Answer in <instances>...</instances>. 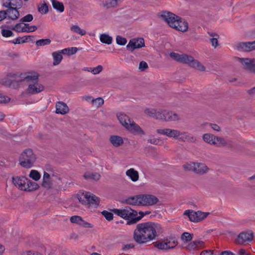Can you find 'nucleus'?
Here are the masks:
<instances>
[{
	"mask_svg": "<svg viewBox=\"0 0 255 255\" xmlns=\"http://www.w3.org/2000/svg\"><path fill=\"white\" fill-rule=\"evenodd\" d=\"M158 225L152 222L138 224L134 231L133 238L138 244H144L155 240L158 237L156 230Z\"/></svg>",
	"mask_w": 255,
	"mask_h": 255,
	"instance_id": "f257e3e1",
	"label": "nucleus"
},
{
	"mask_svg": "<svg viewBox=\"0 0 255 255\" xmlns=\"http://www.w3.org/2000/svg\"><path fill=\"white\" fill-rule=\"evenodd\" d=\"M161 17L169 26L177 30L184 32L188 28V23L186 20H182L181 17L172 12L163 11Z\"/></svg>",
	"mask_w": 255,
	"mask_h": 255,
	"instance_id": "f03ea898",
	"label": "nucleus"
},
{
	"mask_svg": "<svg viewBox=\"0 0 255 255\" xmlns=\"http://www.w3.org/2000/svg\"><path fill=\"white\" fill-rule=\"evenodd\" d=\"M36 155L30 148L25 149L19 157V164L23 167L30 168L36 161Z\"/></svg>",
	"mask_w": 255,
	"mask_h": 255,
	"instance_id": "7ed1b4c3",
	"label": "nucleus"
},
{
	"mask_svg": "<svg viewBox=\"0 0 255 255\" xmlns=\"http://www.w3.org/2000/svg\"><path fill=\"white\" fill-rule=\"evenodd\" d=\"M180 63L187 64L189 66L201 71L205 70V67L199 61L194 59L192 56L186 54H182Z\"/></svg>",
	"mask_w": 255,
	"mask_h": 255,
	"instance_id": "20e7f679",
	"label": "nucleus"
},
{
	"mask_svg": "<svg viewBox=\"0 0 255 255\" xmlns=\"http://www.w3.org/2000/svg\"><path fill=\"white\" fill-rule=\"evenodd\" d=\"M178 119L177 114L166 110H160V113L157 116V120H164L166 122L176 121Z\"/></svg>",
	"mask_w": 255,
	"mask_h": 255,
	"instance_id": "39448f33",
	"label": "nucleus"
},
{
	"mask_svg": "<svg viewBox=\"0 0 255 255\" xmlns=\"http://www.w3.org/2000/svg\"><path fill=\"white\" fill-rule=\"evenodd\" d=\"M140 201L141 206H152L158 202V199L153 195L140 194Z\"/></svg>",
	"mask_w": 255,
	"mask_h": 255,
	"instance_id": "423d86ee",
	"label": "nucleus"
},
{
	"mask_svg": "<svg viewBox=\"0 0 255 255\" xmlns=\"http://www.w3.org/2000/svg\"><path fill=\"white\" fill-rule=\"evenodd\" d=\"M254 238V233L252 231H248L241 233L236 240L237 244L243 245L245 242H251Z\"/></svg>",
	"mask_w": 255,
	"mask_h": 255,
	"instance_id": "0eeeda50",
	"label": "nucleus"
},
{
	"mask_svg": "<svg viewBox=\"0 0 255 255\" xmlns=\"http://www.w3.org/2000/svg\"><path fill=\"white\" fill-rule=\"evenodd\" d=\"M156 132L160 134L173 138H177L182 134H185L184 132H180L178 130L170 128L157 129Z\"/></svg>",
	"mask_w": 255,
	"mask_h": 255,
	"instance_id": "6e6552de",
	"label": "nucleus"
},
{
	"mask_svg": "<svg viewBox=\"0 0 255 255\" xmlns=\"http://www.w3.org/2000/svg\"><path fill=\"white\" fill-rule=\"evenodd\" d=\"M239 61L244 66V68L251 72L255 73V59H250L247 58H239Z\"/></svg>",
	"mask_w": 255,
	"mask_h": 255,
	"instance_id": "1a4fd4ad",
	"label": "nucleus"
},
{
	"mask_svg": "<svg viewBox=\"0 0 255 255\" xmlns=\"http://www.w3.org/2000/svg\"><path fill=\"white\" fill-rule=\"evenodd\" d=\"M236 46L239 51H251L255 49V40L252 42H240L237 43Z\"/></svg>",
	"mask_w": 255,
	"mask_h": 255,
	"instance_id": "9d476101",
	"label": "nucleus"
},
{
	"mask_svg": "<svg viewBox=\"0 0 255 255\" xmlns=\"http://www.w3.org/2000/svg\"><path fill=\"white\" fill-rule=\"evenodd\" d=\"M144 46V39L140 38L137 39L130 40L127 45V48L128 50L132 51L135 49L140 48Z\"/></svg>",
	"mask_w": 255,
	"mask_h": 255,
	"instance_id": "9b49d317",
	"label": "nucleus"
},
{
	"mask_svg": "<svg viewBox=\"0 0 255 255\" xmlns=\"http://www.w3.org/2000/svg\"><path fill=\"white\" fill-rule=\"evenodd\" d=\"M27 178L24 176H15L12 177L13 184L19 189L25 191Z\"/></svg>",
	"mask_w": 255,
	"mask_h": 255,
	"instance_id": "f8f14e48",
	"label": "nucleus"
},
{
	"mask_svg": "<svg viewBox=\"0 0 255 255\" xmlns=\"http://www.w3.org/2000/svg\"><path fill=\"white\" fill-rule=\"evenodd\" d=\"M128 213L127 217H125V219L127 220V225H132L136 223L137 212L132 209L129 207H127Z\"/></svg>",
	"mask_w": 255,
	"mask_h": 255,
	"instance_id": "ddd939ff",
	"label": "nucleus"
},
{
	"mask_svg": "<svg viewBox=\"0 0 255 255\" xmlns=\"http://www.w3.org/2000/svg\"><path fill=\"white\" fill-rule=\"evenodd\" d=\"M44 89V87L41 84L38 83L30 84L26 90L27 93L30 95H34L38 94Z\"/></svg>",
	"mask_w": 255,
	"mask_h": 255,
	"instance_id": "4468645a",
	"label": "nucleus"
},
{
	"mask_svg": "<svg viewBox=\"0 0 255 255\" xmlns=\"http://www.w3.org/2000/svg\"><path fill=\"white\" fill-rule=\"evenodd\" d=\"M4 7L7 8L6 12L7 13V16L8 19L15 20L19 18L20 16L19 12L18 10L19 8L12 6Z\"/></svg>",
	"mask_w": 255,
	"mask_h": 255,
	"instance_id": "2eb2a0df",
	"label": "nucleus"
},
{
	"mask_svg": "<svg viewBox=\"0 0 255 255\" xmlns=\"http://www.w3.org/2000/svg\"><path fill=\"white\" fill-rule=\"evenodd\" d=\"M126 128L131 132L134 134H144V132L141 128L134 123L133 120L129 123Z\"/></svg>",
	"mask_w": 255,
	"mask_h": 255,
	"instance_id": "dca6fc26",
	"label": "nucleus"
},
{
	"mask_svg": "<svg viewBox=\"0 0 255 255\" xmlns=\"http://www.w3.org/2000/svg\"><path fill=\"white\" fill-rule=\"evenodd\" d=\"M87 199V204L92 205L95 207H98L100 204V198L95 195H91L90 193L86 192V196L84 197Z\"/></svg>",
	"mask_w": 255,
	"mask_h": 255,
	"instance_id": "f3484780",
	"label": "nucleus"
},
{
	"mask_svg": "<svg viewBox=\"0 0 255 255\" xmlns=\"http://www.w3.org/2000/svg\"><path fill=\"white\" fill-rule=\"evenodd\" d=\"M2 5L21 8L23 5V2L22 0H2Z\"/></svg>",
	"mask_w": 255,
	"mask_h": 255,
	"instance_id": "a211bd4d",
	"label": "nucleus"
},
{
	"mask_svg": "<svg viewBox=\"0 0 255 255\" xmlns=\"http://www.w3.org/2000/svg\"><path fill=\"white\" fill-rule=\"evenodd\" d=\"M69 109L67 104L63 102H58L56 104V113L65 115L68 113Z\"/></svg>",
	"mask_w": 255,
	"mask_h": 255,
	"instance_id": "6ab92c4d",
	"label": "nucleus"
},
{
	"mask_svg": "<svg viewBox=\"0 0 255 255\" xmlns=\"http://www.w3.org/2000/svg\"><path fill=\"white\" fill-rule=\"evenodd\" d=\"M204 246V242L199 240H196L190 243L186 247V249L188 251H194L198 250L200 248L203 247Z\"/></svg>",
	"mask_w": 255,
	"mask_h": 255,
	"instance_id": "aec40b11",
	"label": "nucleus"
},
{
	"mask_svg": "<svg viewBox=\"0 0 255 255\" xmlns=\"http://www.w3.org/2000/svg\"><path fill=\"white\" fill-rule=\"evenodd\" d=\"M110 141L114 147H119L123 144L124 140L122 137L118 135H111Z\"/></svg>",
	"mask_w": 255,
	"mask_h": 255,
	"instance_id": "412c9836",
	"label": "nucleus"
},
{
	"mask_svg": "<svg viewBox=\"0 0 255 255\" xmlns=\"http://www.w3.org/2000/svg\"><path fill=\"white\" fill-rule=\"evenodd\" d=\"M139 201H141L140 194L128 198L125 200V203L130 205L141 206Z\"/></svg>",
	"mask_w": 255,
	"mask_h": 255,
	"instance_id": "4be33fe9",
	"label": "nucleus"
},
{
	"mask_svg": "<svg viewBox=\"0 0 255 255\" xmlns=\"http://www.w3.org/2000/svg\"><path fill=\"white\" fill-rule=\"evenodd\" d=\"M209 170L208 167L203 163H195V172L198 174H204Z\"/></svg>",
	"mask_w": 255,
	"mask_h": 255,
	"instance_id": "5701e85b",
	"label": "nucleus"
},
{
	"mask_svg": "<svg viewBox=\"0 0 255 255\" xmlns=\"http://www.w3.org/2000/svg\"><path fill=\"white\" fill-rule=\"evenodd\" d=\"M38 79V75H27L26 76L24 79H19L17 81H15V80H11L10 84H12V82H16V84L18 85L19 82H22L23 80H26L27 82H32L33 83H37V80Z\"/></svg>",
	"mask_w": 255,
	"mask_h": 255,
	"instance_id": "b1692460",
	"label": "nucleus"
},
{
	"mask_svg": "<svg viewBox=\"0 0 255 255\" xmlns=\"http://www.w3.org/2000/svg\"><path fill=\"white\" fill-rule=\"evenodd\" d=\"M118 118L120 123L126 128H127L129 123L132 120L129 118V117L124 114H120L118 116Z\"/></svg>",
	"mask_w": 255,
	"mask_h": 255,
	"instance_id": "393cba45",
	"label": "nucleus"
},
{
	"mask_svg": "<svg viewBox=\"0 0 255 255\" xmlns=\"http://www.w3.org/2000/svg\"><path fill=\"white\" fill-rule=\"evenodd\" d=\"M52 55L53 58V65L54 66L59 65L63 59L62 53H61V51L60 50L53 52Z\"/></svg>",
	"mask_w": 255,
	"mask_h": 255,
	"instance_id": "a878e982",
	"label": "nucleus"
},
{
	"mask_svg": "<svg viewBox=\"0 0 255 255\" xmlns=\"http://www.w3.org/2000/svg\"><path fill=\"white\" fill-rule=\"evenodd\" d=\"M216 136L211 133H205L203 135V140L211 145L216 144Z\"/></svg>",
	"mask_w": 255,
	"mask_h": 255,
	"instance_id": "bb28decb",
	"label": "nucleus"
},
{
	"mask_svg": "<svg viewBox=\"0 0 255 255\" xmlns=\"http://www.w3.org/2000/svg\"><path fill=\"white\" fill-rule=\"evenodd\" d=\"M27 183H26L25 191L31 192L38 189L39 187L38 184L30 180L27 178Z\"/></svg>",
	"mask_w": 255,
	"mask_h": 255,
	"instance_id": "cd10ccee",
	"label": "nucleus"
},
{
	"mask_svg": "<svg viewBox=\"0 0 255 255\" xmlns=\"http://www.w3.org/2000/svg\"><path fill=\"white\" fill-rule=\"evenodd\" d=\"M126 175L129 177L130 179L133 182H135L138 179V173L133 168L128 170L126 171Z\"/></svg>",
	"mask_w": 255,
	"mask_h": 255,
	"instance_id": "c85d7f7f",
	"label": "nucleus"
},
{
	"mask_svg": "<svg viewBox=\"0 0 255 255\" xmlns=\"http://www.w3.org/2000/svg\"><path fill=\"white\" fill-rule=\"evenodd\" d=\"M100 40L102 43L110 45L112 43L113 38L107 34L103 33L100 36Z\"/></svg>",
	"mask_w": 255,
	"mask_h": 255,
	"instance_id": "c756f323",
	"label": "nucleus"
},
{
	"mask_svg": "<svg viewBox=\"0 0 255 255\" xmlns=\"http://www.w3.org/2000/svg\"><path fill=\"white\" fill-rule=\"evenodd\" d=\"M53 7L59 11L62 12L64 10V6L62 2L57 0H51Z\"/></svg>",
	"mask_w": 255,
	"mask_h": 255,
	"instance_id": "7c9ffc66",
	"label": "nucleus"
},
{
	"mask_svg": "<svg viewBox=\"0 0 255 255\" xmlns=\"http://www.w3.org/2000/svg\"><path fill=\"white\" fill-rule=\"evenodd\" d=\"M154 246L157 248L159 250H169V247L168 246V244L167 242H165L164 241H157L154 242Z\"/></svg>",
	"mask_w": 255,
	"mask_h": 255,
	"instance_id": "2f4dec72",
	"label": "nucleus"
},
{
	"mask_svg": "<svg viewBox=\"0 0 255 255\" xmlns=\"http://www.w3.org/2000/svg\"><path fill=\"white\" fill-rule=\"evenodd\" d=\"M111 211L114 213L116 215L125 219V217H127V215L128 209H127L126 207L124 209H118L114 208L111 209Z\"/></svg>",
	"mask_w": 255,
	"mask_h": 255,
	"instance_id": "473e14b6",
	"label": "nucleus"
},
{
	"mask_svg": "<svg viewBox=\"0 0 255 255\" xmlns=\"http://www.w3.org/2000/svg\"><path fill=\"white\" fill-rule=\"evenodd\" d=\"M118 5V0H107L103 3V6L107 8L115 7Z\"/></svg>",
	"mask_w": 255,
	"mask_h": 255,
	"instance_id": "72a5a7b5",
	"label": "nucleus"
},
{
	"mask_svg": "<svg viewBox=\"0 0 255 255\" xmlns=\"http://www.w3.org/2000/svg\"><path fill=\"white\" fill-rule=\"evenodd\" d=\"M84 177L86 179H93L98 181L100 179L101 175L98 173H86L84 175Z\"/></svg>",
	"mask_w": 255,
	"mask_h": 255,
	"instance_id": "f704fd0d",
	"label": "nucleus"
},
{
	"mask_svg": "<svg viewBox=\"0 0 255 255\" xmlns=\"http://www.w3.org/2000/svg\"><path fill=\"white\" fill-rule=\"evenodd\" d=\"M144 113L149 117L157 119V116L160 113V111H157L154 109H146Z\"/></svg>",
	"mask_w": 255,
	"mask_h": 255,
	"instance_id": "c9c22d12",
	"label": "nucleus"
},
{
	"mask_svg": "<svg viewBox=\"0 0 255 255\" xmlns=\"http://www.w3.org/2000/svg\"><path fill=\"white\" fill-rule=\"evenodd\" d=\"M182 136L179 138L182 141H186L187 142L194 143L196 141V138L190 134H187L185 132V134L181 135Z\"/></svg>",
	"mask_w": 255,
	"mask_h": 255,
	"instance_id": "e433bc0d",
	"label": "nucleus"
},
{
	"mask_svg": "<svg viewBox=\"0 0 255 255\" xmlns=\"http://www.w3.org/2000/svg\"><path fill=\"white\" fill-rule=\"evenodd\" d=\"M78 50L77 47H70L63 49L61 50L62 54H65L67 55H72L75 54Z\"/></svg>",
	"mask_w": 255,
	"mask_h": 255,
	"instance_id": "4c0bfd02",
	"label": "nucleus"
},
{
	"mask_svg": "<svg viewBox=\"0 0 255 255\" xmlns=\"http://www.w3.org/2000/svg\"><path fill=\"white\" fill-rule=\"evenodd\" d=\"M70 30L76 33H78L81 36L86 34V32L84 29H81L78 25H74L71 27Z\"/></svg>",
	"mask_w": 255,
	"mask_h": 255,
	"instance_id": "58836bf2",
	"label": "nucleus"
},
{
	"mask_svg": "<svg viewBox=\"0 0 255 255\" xmlns=\"http://www.w3.org/2000/svg\"><path fill=\"white\" fill-rule=\"evenodd\" d=\"M24 27H23L20 31L24 32H34L37 29V27L36 26L32 25V26H29V24L28 23H24Z\"/></svg>",
	"mask_w": 255,
	"mask_h": 255,
	"instance_id": "ea45409f",
	"label": "nucleus"
},
{
	"mask_svg": "<svg viewBox=\"0 0 255 255\" xmlns=\"http://www.w3.org/2000/svg\"><path fill=\"white\" fill-rule=\"evenodd\" d=\"M216 144L214 145L216 146L217 147H221L222 146H225L227 145V142L225 139L224 138H223L220 136H216Z\"/></svg>",
	"mask_w": 255,
	"mask_h": 255,
	"instance_id": "a19ab883",
	"label": "nucleus"
},
{
	"mask_svg": "<svg viewBox=\"0 0 255 255\" xmlns=\"http://www.w3.org/2000/svg\"><path fill=\"white\" fill-rule=\"evenodd\" d=\"M166 242L168 245V246H169V249L174 248L178 244V242L175 237L169 238V240L168 239L166 240Z\"/></svg>",
	"mask_w": 255,
	"mask_h": 255,
	"instance_id": "79ce46f5",
	"label": "nucleus"
},
{
	"mask_svg": "<svg viewBox=\"0 0 255 255\" xmlns=\"http://www.w3.org/2000/svg\"><path fill=\"white\" fill-rule=\"evenodd\" d=\"M51 42V41L50 39H41L37 40L35 44L37 46H43L49 44Z\"/></svg>",
	"mask_w": 255,
	"mask_h": 255,
	"instance_id": "37998d69",
	"label": "nucleus"
},
{
	"mask_svg": "<svg viewBox=\"0 0 255 255\" xmlns=\"http://www.w3.org/2000/svg\"><path fill=\"white\" fill-rule=\"evenodd\" d=\"M181 239L185 242H189L192 240L193 235L188 232H184L181 235Z\"/></svg>",
	"mask_w": 255,
	"mask_h": 255,
	"instance_id": "c03bdc74",
	"label": "nucleus"
},
{
	"mask_svg": "<svg viewBox=\"0 0 255 255\" xmlns=\"http://www.w3.org/2000/svg\"><path fill=\"white\" fill-rule=\"evenodd\" d=\"M29 177L35 181H38L40 178L41 175L37 170H32L30 172Z\"/></svg>",
	"mask_w": 255,
	"mask_h": 255,
	"instance_id": "a18cd8bd",
	"label": "nucleus"
},
{
	"mask_svg": "<svg viewBox=\"0 0 255 255\" xmlns=\"http://www.w3.org/2000/svg\"><path fill=\"white\" fill-rule=\"evenodd\" d=\"M0 28L1 29V33L2 36L4 37H8L13 35V33L11 30L3 28V26H1Z\"/></svg>",
	"mask_w": 255,
	"mask_h": 255,
	"instance_id": "49530a36",
	"label": "nucleus"
},
{
	"mask_svg": "<svg viewBox=\"0 0 255 255\" xmlns=\"http://www.w3.org/2000/svg\"><path fill=\"white\" fill-rule=\"evenodd\" d=\"M53 181L54 180L51 178L47 179V180H43L42 186L45 188L50 189L52 188Z\"/></svg>",
	"mask_w": 255,
	"mask_h": 255,
	"instance_id": "de8ad7c7",
	"label": "nucleus"
},
{
	"mask_svg": "<svg viewBox=\"0 0 255 255\" xmlns=\"http://www.w3.org/2000/svg\"><path fill=\"white\" fill-rule=\"evenodd\" d=\"M38 11L41 14H46L48 12V4L44 2L41 6L38 8Z\"/></svg>",
	"mask_w": 255,
	"mask_h": 255,
	"instance_id": "09e8293b",
	"label": "nucleus"
},
{
	"mask_svg": "<svg viewBox=\"0 0 255 255\" xmlns=\"http://www.w3.org/2000/svg\"><path fill=\"white\" fill-rule=\"evenodd\" d=\"M169 56L174 60L180 63L182 54H180L179 53L172 52L170 53Z\"/></svg>",
	"mask_w": 255,
	"mask_h": 255,
	"instance_id": "8fccbe9b",
	"label": "nucleus"
},
{
	"mask_svg": "<svg viewBox=\"0 0 255 255\" xmlns=\"http://www.w3.org/2000/svg\"><path fill=\"white\" fill-rule=\"evenodd\" d=\"M197 215H198V213H196V211L191 210L190 214L189 215V220L191 222H199V219H198Z\"/></svg>",
	"mask_w": 255,
	"mask_h": 255,
	"instance_id": "3c124183",
	"label": "nucleus"
},
{
	"mask_svg": "<svg viewBox=\"0 0 255 255\" xmlns=\"http://www.w3.org/2000/svg\"><path fill=\"white\" fill-rule=\"evenodd\" d=\"M195 162H190L184 164L183 167L185 170L192 171L195 172Z\"/></svg>",
	"mask_w": 255,
	"mask_h": 255,
	"instance_id": "603ef678",
	"label": "nucleus"
},
{
	"mask_svg": "<svg viewBox=\"0 0 255 255\" xmlns=\"http://www.w3.org/2000/svg\"><path fill=\"white\" fill-rule=\"evenodd\" d=\"M82 219V218L79 216H73L70 218V220L72 223H76L80 225Z\"/></svg>",
	"mask_w": 255,
	"mask_h": 255,
	"instance_id": "864d4df0",
	"label": "nucleus"
},
{
	"mask_svg": "<svg viewBox=\"0 0 255 255\" xmlns=\"http://www.w3.org/2000/svg\"><path fill=\"white\" fill-rule=\"evenodd\" d=\"M116 42L118 45L123 46L125 45L127 43V40L126 38L118 35L116 37Z\"/></svg>",
	"mask_w": 255,
	"mask_h": 255,
	"instance_id": "5fc2aeb1",
	"label": "nucleus"
},
{
	"mask_svg": "<svg viewBox=\"0 0 255 255\" xmlns=\"http://www.w3.org/2000/svg\"><path fill=\"white\" fill-rule=\"evenodd\" d=\"M101 213L108 221H110L113 219V214L112 213L104 210Z\"/></svg>",
	"mask_w": 255,
	"mask_h": 255,
	"instance_id": "6e6d98bb",
	"label": "nucleus"
},
{
	"mask_svg": "<svg viewBox=\"0 0 255 255\" xmlns=\"http://www.w3.org/2000/svg\"><path fill=\"white\" fill-rule=\"evenodd\" d=\"M196 213H198L197 217L199 219V222L205 219L209 214V213L203 212L200 211H197Z\"/></svg>",
	"mask_w": 255,
	"mask_h": 255,
	"instance_id": "4d7b16f0",
	"label": "nucleus"
},
{
	"mask_svg": "<svg viewBox=\"0 0 255 255\" xmlns=\"http://www.w3.org/2000/svg\"><path fill=\"white\" fill-rule=\"evenodd\" d=\"M33 19V16L31 14H28L20 19L21 22H30Z\"/></svg>",
	"mask_w": 255,
	"mask_h": 255,
	"instance_id": "13d9d810",
	"label": "nucleus"
},
{
	"mask_svg": "<svg viewBox=\"0 0 255 255\" xmlns=\"http://www.w3.org/2000/svg\"><path fill=\"white\" fill-rule=\"evenodd\" d=\"M92 102L95 103L97 107H100L104 104V101L102 98L99 97L96 99H92Z\"/></svg>",
	"mask_w": 255,
	"mask_h": 255,
	"instance_id": "bf43d9fd",
	"label": "nucleus"
},
{
	"mask_svg": "<svg viewBox=\"0 0 255 255\" xmlns=\"http://www.w3.org/2000/svg\"><path fill=\"white\" fill-rule=\"evenodd\" d=\"M134 247H135V246L133 244H127V245H124L122 248V250L123 251L126 252L130 249H134Z\"/></svg>",
	"mask_w": 255,
	"mask_h": 255,
	"instance_id": "052dcab7",
	"label": "nucleus"
},
{
	"mask_svg": "<svg viewBox=\"0 0 255 255\" xmlns=\"http://www.w3.org/2000/svg\"><path fill=\"white\" fill-rule=\"evenodd\" d=\"M138 68L141 71H143L148 68V65L146 62L142 61L139 63Z\"/></svg>",
	"mask_w": 255,
	"mask_h": 255,
	"instance_id": "680f3d73",
	"label": "nucleus"
},
{
	"mask_svg": "<svg viewBox=\"0 0 255 255\" xmlns=\"http://www.w3.org/2000/svg\"><path fill=\"white\" fill-rule=\"evenodd\" d=\"M10 99L7 96L0 94V103H7L9 102Z\"/></svg>",
	"mask_w": 255,
	"mask_h": 255,
	"instance_id": "e2e57ef3",
	"label": "nucleus"
},
{
	"mask_svg": "<svg viewBox=\"0 0 255 255\" xmlns=\"http://www.w3.org/2000/svg\"><path fill=\"white\" fill-rule=\"evenodd\" d=\"M103 70V67L101 65H98L96 67L92 68L91 72L94 74H97Z\"/></svg>",
	"mask_w": 255,
	"mask_h": 255,
	"instance_id": "0e129e2a",
	"label": "nucleus"
},
{
	"mask_svg": "<svg viewBox=\"0 0 255 255\" xmlns=\"http://www.w3.org/2000/svg\"><path fill=\"white\" fill-rule=\"evenodd\" d=\"M86 196V193H83L81 195L79 196L78 198L80 202L83 204L86 205L87 203V199L85 198Z\"/></svg>",
	"mask_w": 255,
	"mask_h": 255,
	"instance_id": "69168bd1",
	"label": "nucleus"
},
{
	"mask_svg": "<svg viewBox=\"0 0 255 255\" xmlns=\"http://www.w3.org/2000/svg\"><path fill=\"white\" fill-rule=\"evenodd\" d=\"M80 226L87 228L93 227V225L85 221L83 219H82V221L81 222Z\"/></svg>",
	"mask_w": 255,
	"mask_h": 255,
	"instance_id": "338daca9",
	"label": "nucleus"
},
{
	"mask_svg": "<svg viewBox=\"0 0 255 255\" xmlns=\"http://www.w3.org/2000/svg\"><path fill=\"white\" fill-rule=\"evenodd\" d=\"M200 255H217L212 250H206L202 251Z\"/></svg>",
	"mask_w": 255,
	"mask_h": 255,
	"instance_id": "774afa93",
	"label": "nucleus"
}]
</instances>
